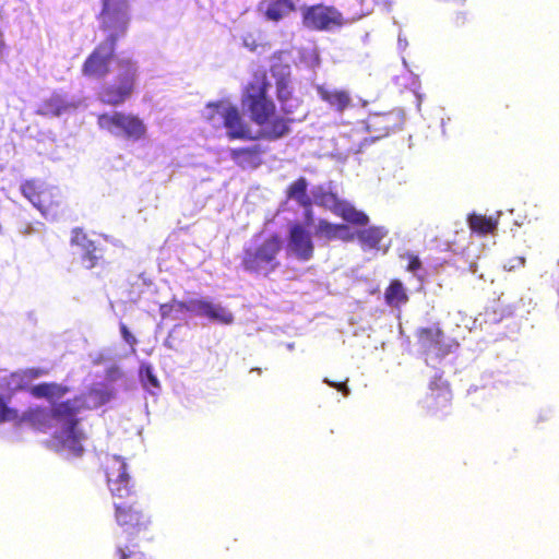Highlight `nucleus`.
I'll list each match as a JSON object with an SVG mask.
<instances>
[{"label":"nucleus","mask_w":559,"mask_h":559,"mask_svg":"<svg viewBox=\"0 0 559 559\" xmlns=\"http://www.w3.org/2000/svg\"><path fill=\"white\" fill-rule=\"evenodd\" d=\"M99 129L116 136L139 141L146 134V127L138 116L122 111L104 112L97 116Z\"/></svg>","instance_id":"nucleus-7"},{"label":"nucleus","mask_w":559,"mask_h":559,"mask_svg":"<svg viewBox=\"0 0 559 559\" xmlns=\"http://www.w3.org/2000/svg\"><path fill=\"white\" fill-rule=\"evenodd\" d=\"M467 13L466 12H456L453 19V23L455 26L461 27L467 23Z\"/></svg>","instance_id":"nucleus-43"},{"label":"nucleus","mask_w":559,"mask_h":559,"mask_svg":"<svg viewBox=\"0 0 559 559\" xmlns=\"http://www.w3.org/2000/svg\"><path fill=\"white\" fill-rule=\"evenodd\" d=\"M212 302L204 299H191L189 311L194 312L198 316H203L209 318L210 311L213 309Z\"/></svg>","instance_id":"nucleus-31"},{"label":"nucleus","mask_w":559,"mask_h":559,"mask_svg":"<svg viewBox=\"0 0 559 559\" xmlns=\"http://www.w3.org/2000/svg\"><path fill=\"white\" fill-rule=\"evenodd\" d=\"M243 46L250 51H255L262 44L253 34H247L242 38Z\"/></svg>","instance_id":"nucleus-36"},{"label":"nucleus","mask_w":559,"mask_h":559,"mask_svg":"<svg viewBox=\"0 0 559 559\" xmlns=\"http://www.w3.org/2000/svg\"><path fill=\"white\" fill-rule=\"evenodd\" d=\"M365 124L367 131L373 139H381L402 129L404 124V116L399 110L371 112L366 118Z\"/></svg>","instance_id":"nucleus-11"},{"label":"nucleus","mask_w":559,"mask_h":559,"mask_svg":"<svg viewBox=\"0 0 559 559\" xmlns=\"http://www.w3.org/2000/svg\"><path fill=\"white\" fill-rule=\"evenodd\" d=\"M22 194L40 212L45 213L51 205L52 193L35 180H26L21 185Z\"/></svg>","instance_id":"nucleus-18"},{"label":"nucleus","mask_w":559,"mask_h":559,"mask_svg":"<svg viewBox=\"0 0 559 559\" xmlns=\"http://www.w3.org/2000/svg\"><path fill=\"white\" fill-rule=\"evenodd\" d=\"M287 247L299 261H309L314 253L311 233L300 223H294L288 230Z\"/></svg>","instance_id":"nucleus-14"},{"label":"nucleus","mask_w":559,"mask_h":559,"mask_svg":"<svg viewBox=\"0 0 559 559\" xmlns=\"http://www.w3.org/2000/svg\"><path fill=\"white\" fill-rule=\"evenodd\" d=\"M302 24L312 31H328L341 25V14L330 7L311 5L302 12Z\"/></svg>","instance_id":"nucleus-12"},{"label":"nucleus","mask_w":559,"mask_h":559,"mask_svg":"<svg viewBox=\"0 0 559 559\" xmlns=\"http://www.w3.org/2000/svg\"><path fill=\"white\" fill-rule=\"evenodd\" d=\"M84 408L85 402L82 395L56 403L50 408L52 425L57 424L61 427L56 438L78 455L83 451L81 441L85 438L84 432L79 428L81 421L79 414Z\"/></svg>","instance_id":"nucleus-4"},{"label":"nucleus","mask_w":559,"mask_h":559,"mask_svg":"<svg viewBox=\"0 0 559 559\" xmlns=\"http://www.w3.org/2000/svg\"><path fill=\"white\" fill-rule=\"evenodd\" d=\"M70 392V388L57 382H43L29 388V393L36 399L48 401L59 400Z\"/></svg>","instance_id":"nucleus-24"},{"label":"nucleus","mask_w":559,"mask_h":559,"mask_svg":"<svg viewBox=\"0 0 559 559\" xmlns=\"http://www.w3.org/2000/svg\"><path fill=\"white\" fill-rule=\"evenodd\" d=\"M120 333L123 338V341L129 344L130 346H134L136 344V338L134 335L129 331L128 326L124 323H120Z\"/></svg>","instance_id":"nucleus-38"},{"label":"nucleus","mask_w":559,"mask_h":559,"mask_svg":"<svg viewBox=\"0 0 559 559\" xmlns=\"http://www.w3.org/2000/svg\"><path fill=\"white\" fill-rule=\"evenodd\" d=\"M406 258L408 260L407 267H406L407 271L415 273L416 271H418L421 267V261L417 255H415L413 253H407Z\"/></svg>","instance_id":"nucleus-37"},{"label":"nucleus","mask_w":559,"mask_h":559,"mask_svg":"<svg viewBox=\"0 0 559 559\" xmlns=\"http://www.w3.org/2000/svg\"><path fill=\"white\" fill-rule=\"evenodd\" d=\"M269 82L266 75L255 76L245 88L241 103L250 115V119L261 127L258 138L275 141L290 131V124L297 119L288 116H276V106L269 98Z\"/></svg>","instance_id":"nucleus-2"},{"label":"nucleus","mask_w":559,"mask_h":559,"mask_svg":"<svg viewBox=\"0 0 559 559\" xmlns=\"http://www.w3.org/2000/svg\"><path fill=\"white\" fill-rule=\"evenodd\" d=\"M159 313H160L162 319L174 318V316H173L174 307L171 306V302L169 301L166 304H162L159 306Z\"/></svg>","instance_id":"nucleus-39"},{"label":"nucleus","mask_w":559,"mask_h":559,"mask_svg":"<svg viewBox=\"0 0 559 559\" xmlns=\"http://www.w3.org/2000/svg\"><path fill=\"white\" fill-rule=\"evenodd\" d=\"M316 236L326 241L341 239L345 242L355 239V235L350 233L349 227L345 224H333L326 219H319L316 226Z\"/></svg>","instance_id":"nucleus-21"},{"label":"nucleus","mask_w":559,"mask_h":559,"mask_svg":"<svg viewBox=\"0 0 559 559\" xmlns=\"http://www.w3.org/2000/svg\"><path fill=\"white\" fill-rule=\"evenodd\" d=\"M209 319L222 324H231L234 322L233 313L219 305H213Z\"/></svg>","instance_id":"nucleus-29"},{"label":"nucleus","mask_w":559,"mask_h":559,"mask_svg":"<svg viewBox=\"0 0 559 559\" xmlns=\"http://www.w3.org/2000/svg\"><path fill=\"white\" fill-rule=\"evenodd\" d=\"M467 222L471 230L481 236L493 234L498 225L497 219L481 214H471Z\"/></svg>","instance_id":"nucleus-28"},{"label":"nucleus","mask_w":559,"mask_h":559,"mask_svg":"<svg viewBox=\"0 0 559 559\" xmlns=\"http://www.w3.org/2000/svg\"><path fill=\"white\" fill-rule=\"evenodd\" d=\"M429 391L424 399V408L431 415H445L452 402V391L447 381L436 378L429 383Z\"/></svg>","instance_id":"nucleus-13"},{"label":"nucleus","mask_w":559,"mask_h":559,"mask_svg":"<svg viewBox=\"0 0 559 559\" xmlns=\"http://www.w3.org/2000/svg\"><path fill=\"white\" fill-rule=\"evenodd\" d=\"M102 4L98 20L107 37L82 66L83 75L92 79H104L109 73L117 41L126 35L130 22L128 0H102Z\"/></svg>","instance_id":"nucleus-1"},{"label":"nucleus","mask_w":559,"mask_h":559,"mask_svg":"<svg viewBox=\"0 0 559 559\" xmlns=\"http://www.w3.org/2000/svg\"><path fill=\"white\" fill-rule=\"evenodd\" d=\"M314 203L334 215L341 217L354 226H367L369 224L368 215L357 210L352 203L340 199L336 193L319 189L313 193Z\"/></svg>","instance_id":"nucleus-9"},{"label":"nucleus","mask_w":559,"mask_h":559,"mask_svg":"<svg viewBox=\"0 0 559 559\" xmlns=\"http://www.w3.org/2000/svg\"><path fill=\"white\" fill-rule=\"evenodd\" d=\"M141 376L143 380L148 382L152 386L157 388L159 385L157 377L153 373V369L150 365L141 367Z\"/></svg>","instance_id":"nucleus-35"},{"label":"nucleus","mask_w":559,"mask_h":559,"mask_svg":"<svg viewBox=\"0 0 559 559\" xmlns=\"http://www.w3.org/2000/svg\"><path fill=\"white\" fill-rule=\"evenodd\" d=\"M308 181L305 177H299L293 181L286 190L287 199L295 200L300 206L312 204L311 198L308 195Z\"/></svg>","instance_id":"nucleus-27"},{"label":"nucleus","mask_w":559,"mask_h":559,"mask_svg":"<svg viewBox=\"0 0 559 559\" xmlns=\"http://www.w3.org/2000/svg\"><path fill=\"white\" fill-rule=\"evenodd\" d=\"M170 302L174 307V312L189 311L190 300L186 302L173 299Z\"/></svg>","instance_id":"nucleus-41"},{"label":"nucleus","mask_w":559,"mask_h":559,"mask_svg":"<svg viewBox=\"0 0 559 559\" xmlns=\"http://www.w3.org/2000/svg\"><path fill=\"white\" fill-rule=\"evenodd\" d=\"M275 86L276 97L281 103L284 115L293 117L295 109L300 106L301 102L293 96L289 72H281L276 78Z\"/></svg>","instance_id":"nucleus-16"},{"label":"nucleus","mask_w":559,"mask_h":559,"mask_svg":"<svg viewBox=\"0 0 559 559\" xmlns=\"http://www.w3.org/2000/svg\"><path fill=\"white\" fill-rule=\"evenodd\" d=\"M209 112L206 120L214 128L219 126L222 120L223 127L227 130L229 140H255L258 136L251 134L249 124L245 121L239 109L234 105H225L221 102L210 103L207 105Z\"/></svg>","instance_id":"nucleus-6"},{"label":"nucleus","mask_w":559,"mask_h":559,"mask_svg":"<svg viewBox=\"0 0 559 559\" xmlns=\"http://www.w3.org/2000/svg\"><path fill=\"white\" fill-rule=\"evenodd\" d=\"M19 414L16 409L10 408L3 396L0 395V423L17 420Z\"/></svg>","instance_id":"nucleus-33"},{"label":"nucleus","mask_w":559,"mask_h":559,"mask_svg":"<svg viewBox=\"0 0 559 559\" xmlns=\"http://www.w3.org/2000/svg\"><path fill=\"white\" fill-rule=\"evenodd\" d=\"M264 150L261 145L255 144L246 147L230 150V158L242 169H255L263 163Z\"/></svg>","instance_id":"nucleus-17"},{"label":"nucleus","mask_w":559,"mask_h":559,"mask_svg":"<svg viewBox=\"0 0 559 559\" xmlns=\"http://www.w3.org/2000/svg\"><path fill=\"white\" fill-rule=\"evenodd\" d=\"M212 302L204 299H191L189 311L194 312L198 316H203L209 318L210 311L213 309Z\"/></svg>","instance_id":"nucleus-32"},{"label":"nucleus","mask_w":559,"mask_h":559,"mask_svg":"<svg viewBox=\"0 0 559 559\" xmlns=\"http://www.w3.org/2000/svg\"><path fill=\"white\" fill-rule=\"evenodd\" d=\"M118 84L109 85L100 92V100L109 106L123 104L133 93L136 66L130 59H120L118 61Z\"/></svg>","instance_id":"nucleus-8"},{"label":"nucleus","mask_w":559,"mask_h":559,"mask_svg":"<svg viewBox=\"0 0 559 559\" xmlns=\"http://www.w3.org/2000/svg\"><path fill=\"white\" fill-rule=\"evenodd\" d=\"M325 382L330 386L335 388L336 390L342 392L345 396H347L349 394V389H348V386L346 384V381L345 382H331V381L325 380Z\"/></svg>","instance_id":"nucleus-42"},{"label":"nucleus","mask_w":559,"mask_h":559,"mask_svg":"<svg viewBox=\"0 0 559 559\" xmlns=\"http://www.w3.org/2000/svg\"><path fill=\"white\" fill-rule=\"evenodd\" d=\"M305 209V222L310 225L313 221V211H312V204H309L308 206H302Z\"/></svg>","instance_id":"nucleus-44"},{"label":"nucleus","mask_w":559,"mask_h":559,"mask_svg":"<svg viewBox=\"0 0 559 559\" xmlns=\"http://www.w3.org/2000/svg\"><path fill=\"white\" fill-rule=\"evenodd\" d=\"M297 9L294 0H262L259 10L267 21L280 22Z\"/></svg>","instance_id":"nucleus-20"},{"label":"nucleus","mask_w":559,"mask_h":559,"mask_svg":"<svg viewBox=\"0 0 559 559\" xmlns=\"http://www.w3.org/2000/svg\"><path fill=\"white\" fill-rule=\"evenodd\" d=\"M271 72H272V74H273L274 76L276 75V74H275V68H274V67H272Z\"/></svg>","instance_id":"nucleus-46"},{"label":"nucleus","mask_w":559,"mask_h":559,"mask_svg":"<svg viewBox=\"0 0 559 559\" xmlns=\"http://www.w3.org/2000/svg\"><path fill=\"white\" fill-rule=\"evenodd\" d=\"M519 261H520V263H521L522 265H524V263H525V259H524V258H519Z\"/></svg>","instance_id":"nucleus-45"},{"label":"nucleus","mask_w":559,"mask_h":559,"mask_svg":"<svg viewBox=\"0 0 559 559\" xmlns=\"http://www.w3.org/2000/svg\"><path fill=\"white\" fill-rule=\"evenodd\" d=\"M116 520L123 527L118 536L115 557L117 559H146L144 552L139 550L136 543L130 536L146 530L150 521L140 511L130 504H116Z\"/></svg>","instance_id":"nucleus-5"},{"label":"nucleus","mask_w":559,"mask_h":559,"mask_svg":"<svg viewBox=\"0 0 559 559\" xmlns=\"http://www.w3.org/2000/svg\"><path fill=\"white\" fill-rule=\"evenodd\" d=\"M283 240L278 234L257 235L243 247L240 265L249 274L267 277L281 266Z\"/></svg>","instance_id":"nucleus-3"},{"label":"nucleus","mask_w":559,"mask_h":559,"mask_svg":"<svg viewBox=\"0 0 559 559\" xmlns=\"http://www.w3.org/2000/svg\"><path fill=\"white\" fill-rule=\"evenodd\" d=\"M48 369L40 367H31L23 369V374H25L29 383L37 378L48 374Z\"/></svg>","instance_id":"nucleus-34"},{"label":"nucleus","mask_w":559,"mask_h":559,"mask_svg":"<svg viewBox=\"0 0 559 559\" xmlns=\"http://www.w3.org/2000/svg\"><path fill=\"white\" fill-rule=\"evenodd\" d=\"M8 384L13 390H26V389H29L31 383L27 380V378L25 377V374H23V369H21V370L10 373V376L8 378Z\"/></svg>","instance_id":"nucleus-30"},{"label":"nucleus","mask_w":559,"mask_h":559,"mask_svg":"<svg viewBox=\"0 0 559 559\" xmlns=\"http://www.w3.org/2000/svg\"><path fill=\"white\" fill-rule=\"evenodd\" d=\"M416 337L418 344L425 352L433 350L438 356L441 357L450 353V346L444 345L443 343L444 333L439 324L433 326L419 328L416 331Z\"/></svg>","instance_id":"nucleus-15"},{"label":"nucleus","mask_w":559,"mask_h":559,"mask_svg":"<svg viewBox=\"0 0 559 559\" xmlns=\"http://www.w3.org/2000/svg\"><path fill=\"white\" fill-rule=\"evenodd\" d=\"M104 471L109 487L116 486V489H123L128 486L129 475L127 473V465L121 459L115 456L107 461Z\"/></svg>","instance_id":"nucleus-23"},{"label":"nucleus","mask_w":559,"mask_h":559,"mask_svg":"<svg viewBox=\"0 0 559 559\" xmlns=\"http://www.w3.org/2000/svg\"><path fill=\"white\" fill-rule=\"evenodd\" d=\"M70 243L80 249V262L86 270H92L104 264V248L81 227L71 230Z\"/></svg>","instance_id":"nucleus-10"},{"label":"nucleus","mask_w":559,"mask_h":559,"mask_svg":"<svg viewBox=\"0 0 559 559\" xmlns=\"http://www.w3.org/2000/svg\"><path fill=\"white\" fill-rule=\"evenodd\" d=\"M354 235L364 249H378L386 236V230L380 226H370L358 230Z\"/></svg>","instance_id":"nucleus-25"},{"label":"nucleus","mask_w":559,"mask_h":559,"mask_svg":"<svg viewBox=\"0 0 559 559\" xmlns=\"http://www.w3.org/2000/svg\"><path fill=\"white\" fill-rule=\"evenodd\" d=\"M317 93L321 100L326 103L332 110L338 114H343L353 106L352 96L349 92L345 90L329 88L324 85H319Z\"/></svg>","instance_id":"nucleus-19"},{"label":"nucleus","mask_w":559,"mask_h":559,"mask_svg":"<svg viewBox=\"0 0 559 559\" xmlns=\"http://www.w3.org/2000/svg\"><path fill=\"white\" fill-rule=\"evenodd\" d=\"M409 298L403 283L392 280L384 290V301L392 308H400L408 302Z\"/></svg>","instance_id":"nucleus-26"},{"label":"nucleus","mask_w":559,"mask_h":559,"mask_svg":"<svg viewBox=\"0 0 559 559\" xmlns=\"http://www.w3.org/2000/svg\"><path fill=\"white\" fill-rule=\"evenodd\" d=\"M170 302L174 307V312L189 311L190 300L186 302L173 299Z\"/></svg>","instance_id":"nucleus-40"},{"label":"nucleus","mask_w":559,"mask_h":559,"mask_svg":"<svg viewBox=\"0 0 559 559\" xmlns=\"http://www.w3.org/2000/svg\"><path fill=\"white\" fill-rule=\"evenodd\" d=\"M17 420L26 423L32 428L43 432L53 427L51 411L40 406L28 408L22 416H19Z\"/></svg>","instance_id":"nucleus-22"}]
</instances>
